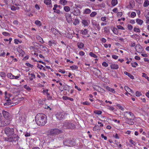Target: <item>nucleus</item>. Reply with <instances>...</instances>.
<instances>
[{"mask_svg": "<svg viewBox=\"0 0 149 149\" xmlns=\"http://www.w3.org/2000/svg\"><path fill=\"white\" fill-rule=\"evenodd\" d=\"M14 131L13 128L6 127L5 129V133L8 136L7 139H6V141L12 142L15 141L18 139V137L16 134L14 133Z\"/></svg>", "mask_w": 149, "mask_h": 149, "instance_id": "1", "label": "nucleus"}, {"mask_svg": "<svg viewBox=\"0 0 149 149\" xmlns=\"http://www.w3.org/2000/svg\"><path fill=\"white\" fill-rule=\"evenodd\" d=\"M35 120L38 125H44L47 122L46 116L43 113L38 114L35 117Z\"/></svg>", "mask_w": 149, "mask_h": 149, "instance_id": "2", "label": "nucleus"}, {"mask_svg": "<svg viewBox=\"0 0 149 149\" xmlns=\"http://www.w3.org/2000/svg\"><path fill=\"white\" fill-rule=\"evenodd\" d=\"M127 113V114L129 115L131 117V118H128L126 116H125V120L128 124L130 125H133L134 124V123L131 121L132 120H134L135 118V117L133 113L130 112L126 111L124 113Z\"/></svg>", "mask_w": 149, "mask_h": 149, "instance_id": "3", "label": "nucleus"}, {"mask_svg": "<svg viewBox=\"0 0 149 149\" xmlns=\"http://www.w3.org/2000/svg\"><path fill=\"white\" fill-rule=\"evenodd\" d=\"M61 132V130L56 128L52 129L48 131V133L50 135H52L59 134Z\"/></svg>", "mask_w": 149, "mask_h": 149, "instance_id": "4", "label": "nucleus"}, {"mask_svg": "<svg viewBox=\"0 0 149 149\" xmlns=\"http://www.w3.org/2000/svg\"><path fill=\"white\" fill-rule=\"evenodd\" d=\"M63 144L65 146L71 147L75 144V142L70 139H65L63 141Z\"/></svg>", "mask_w": 149, "mask_h": 149, "instance_id": "5", "label": "nucleus"}, {"mask_svg": "<svg viewBox=\"0 0 149 149\" xmlns=\"http://www.w3.org/2000/svg\"><path fill=\"white\" fill-rule=\"evenodd\" d=\"M91 23L93 27L96 30L99 31L100 29V27L99 24L95 20H91Z\"/></svg>", "mask_w": 149, "mask_h": 149, "instance_id": "6", "label": "nucleus"}, {"mask_svg": "<svg viewBox=\"0 0 149 149\" xmlns=\"http://www.w3.org/2000/svg\"><path fill=\"white\" fill-rule=\"evenodd\" d=\"M64 127L65 128L70 129L73 127V125L68 121H66L64 123Z\"/></svg>", "mask_w": 149, "mask_h": 149, "instance_id": "7", "label": "nucleus"}, {"mask_svg": "<svg viewBox=\"0 0 149 149\" xmlns=\"http://www.w3.org/2000/svg\"><path fill=\"white\" fill-rule=\"evenodd\" d=\"M65 115L63 113L58 112L56 116L58 120H60L64 118Z\"/></svg>", "mask_w": 149, "mask_h": 149, "instance_id": "8", "label": "nucleus"}, {"mask_svg": "<svg viewBox=\"0 0 149 149\" xmlns=\"http://www.w3.org/2000/svg\"><path fill=\"white\" fill-rule=\"evenodd\" d=\"M65 16L67 22L68 23H70L72 21V19L70 14L68 13H66L65 14Z\"/></svg>", "mask_w": 149, "mask_h": 149, "instance_id": "9", "label": "nucleus"}, {"mask_svg": "<svg viewBox=\"0 0 149 149\" xmlns=\"http://www.w3.org/2000/svg\"><path fill=\"white\" fill-rule=\"evenodd\" d=\"M8 61L9 63H11L13 62L17 61V60L16 58H14V57L13 56H11L8 59Z\"/></svg>", "mask_w": 149, "mask_h": 149, "instance_id": "10", "label": "nucleus"}, {"mask_svg": "<svg viewBox=\"0 0 149 149\" xmlns=\"http://www.w3.org/2000/svg\"><path fill=\"white\" fill-rule=\"evenodd\" d=\"M9 122L7 121L6 120L5 121L2 120L1 119L0 120V127L5 126L8 124L9 123Z\"/></svg>", "mask_w": 149, "mask_h": 149, "instance_id": "11", "label": "nucleus"}, {"mask_svg": "<svg viewBox=\"0 0 149 149\" xmlns=\"http://www.w3.org/2000/svg\"><path fill=\"white\" fill-rule=\"evenodd\" d=\"M57 44V42L54 40H49L48 43V45L51 47H54Z\"/></svg>", "mask_w": 149, "mask_h": 149, "instance_id": "12", "label": "nucleus"}, {"mask_svg": "<svg viewBox=\"0 0 149 149\" xmlns=\"http://www.w3.org/2000/svg\"><path fill=\"white\" fill-rule=\"evenodd\" d=\"M82 23L84 26H88L90 24V21H87L86 19H83L82 20Z\"/></svg>", "mask_w": 149, "mask_h": 149, "instance_id": "13", "label": "nucleus"}, {"mask_svg": "<svg viewBox=\"0 0 149 149\" xmlns=\"http://www.w3.org/2000/svg\"><path fill=\"white\" fill-rule=\"evenodd\" d=\"M11 96V95L10 94H8L7 92H5V100L6 101H9L10 100V97Z\"/></svg>", "mask_w": 149, "mask_h": 149, "instance_id": "14", "label": "nucleus"}, {"mask_svg": "<svg viewBox=\"0 0 149 149\" xmlns=\"http://www.w3.org/2000/svg\"><path fill=\"white\" fill-rule=\"evenodd\" d=\"M110 67L111 69L116 70L119 68V66L117 64L112 63L110 65Z\"/></svg>", "mask_w": 149, "mask_h": 149, "instance_id": "15", "label": "nucleus"}, {"mask_svg": "<svg viewBox=\"0 0 149 149\" xmlns=\"http://www.w3.org/2000/svg\"><path fill=\"white\" fill-rule=\"evenodd\" d=\"M95 74L98 77L101 76L102 74L101 71L96 68H95Z\"/></svg>", "mask_w": 149, "mask_h": 149, "instance_id": "16", "label": "nucleus"}, {"mask_svg": "<svg viewBox=\"0 0 149 149\" xmlns=\"http://www.w3.org/2000/svg\"><path fill=\"white\" fill-rule=\"evenodd\" d=\"M124 89L126 92H131L132 94H134V92L132 91V89L130 88L128 86H125L124 87Z\"/></svg>", "mask_w": 149, "mask_h": 149, "instance_id": "17", "label": "nucleus"}, {"mask_svg": "<svg viewBox=\"0 0 149 149\" xmlns=\"http://www.w3.org/2000/svg\"><path fill=\"white\" fill-rule=\"evenodd\" d=\"M2 113L3 116L5 118H8L10 116L9 113L6 111H3Z\"/></svg>", "mask_w": 149, "mask_h": 149, "instance_id": "18", "label": "nucleus"}, {"mask_svg": "<svg viewBox=\"0 0 149 149\" xmlns=\"http://www.w3.org/2000/svg\"><path fill=\"white\" fill-rule=\"evenodd\" d=\"M77 46L79 48L82 49L84 46V44L81 42H78L77 43Z\"/></svg>", "mask_w": 149, "mask_h": 149, "instance_id": "19", "label": "nucleus"}, {"mask_svg": "<svg viewBox=\"0 0 149 149\" xmlns=\"http://www.w3.org/2000/svg\"><path fill=\"white\" fill-rule=\"evenodd\" d=\"M68 1L66 0H60L59 3L60 4L63 6L65 5L67 3Z\"/></svg>", "mask_w": 149, "mask_h": 149, "instance_id": "20", "label": "nucleus"}, {"mask_svg": "<svg viewBox=\"0 0 149 149\" xmlns=\"http://www.w3.org/2000/svg\"><path fill=\"white\" fill-rule=\"evenodd\" d=\"M106 88L107 90L112 92V93H115V91L114 89L113 88H111L108 86H106Z\"/></svg>", "mask_w": 149, "mask_h": 149, "instance_id": "21", "label": "nucleus"}, {"mask_svg": "<svg viewBox=\"0 0 149 149\" xmlns=\"http://www.w3.org/2000/svg\"><path fill=\"white\" fill-rule=\"evenodd\" d=\"M124 73L125 74L128 76L130 78L132 79H134V77L133 75L130 74V73H128L126 71H125L124 72Z\"/></svg>", "mask_w": 149, "mask_h": 149, "instance_id": "22", "label": "nucleus"}, {"mask_svg": "<svg viewBox=\"0 0 149 149\" xmlns=\"http://www.w3.org/2000/svg\"><path fill=\"white\" fill-rule=\"evenodd\" d=\"M107 109L109 110L112 111H113L115 110V108L113 106L109 105H107Z\"/></svg>", "mask_w": 149, "mask_h": 149, "instance_id": "23", "label": "nucleus"}, {"mask_svg": "<svg viewBox=\"0 0 149 149\" xmlns=\"http://www.w3.org/2000/svg\"><path fill=\"white\" fill-rule=\"evenodd\" d=\"M136 22L138 24L140 25H141L142 24L143 22L142 20L139 18L136 19Z\"/></svg>", "mask_w": 149, "mask_h": 149, "instance_id": "24", "label": "nucleus"}, {"mask_svg": "<svg viewBox=\"0 0 149 149\" xmlns=\"http://www.w3.org/2000/svg\"><path fill=\"white\" fill-rule=\"evenodd\" d=\"M35 73L34 72H32L31 74V77H30V80H32L33 79L35 78Z\"/></svg>", "mask_w": 149, "mask_h": 149, "instance_id": "25", "label": "nucleus"}, {"mask_svg": "<svg viewBox=\"0 0 149 149\" xmlns=\"http://www.w3.org/2000/svg\"><path fill=\"white\" fill-rule=\"evenodd\" d=\"M80 33L84 35H86L88 33V31L87 29H84V30H81Z\"/></svg>", "mask_w": 149, "mask_h": 149, "instance_id": "26", "label": "nucleus"}, {"mask_svg": "<svg viewBox=\"0 0 149 149\" xmlns=\"http://www.w3.org/2000/svg\"><path fill=\"white\" fill-rule=\"evenodd\" d=\"M44 3L47 5H49L51 4V0H44Z\"/></svg>", "mask_w": 149, "mask_h": 149, "instance_id": "27", "label": "nucleus"}, {"mask_svg": "<svg viewBox=\"0 0 149 149\" xmlns=\"http://www.w3.org/2000/svg\"><path fill=\"white\" fill-rule=\"evenodd\" d=\"M35 24L37 26L39 27H40L42 25V23L39 20H37L35 21Z\"/></svg>", "mask_w": 149, "mask_h": 149, "instance_id": "28", "label": "nucleus"}, {"mask_svg": "<svg viewBox=\"0 0 149 149\" xmlns=\"http://www.w3.org/2000/svg\"><path fill=\"white\" fill-rule=\"evenodd\" d=\"M14 43L16 44H18L19 43H22V41L18 39H15L14 40Z\"/></svg>", "mask_w": 149, "mask_h": 149, "instance_id": "29", "label": "nucleus"}, {"mask_svg": "<svg viewBox=\"0 0 149 149\" xmlns=\"http://www.w3.org/2000/svg\"><path fill=\"white\" fill-rule=\"evenodd\" d=\"M149 5V1L148 0H145L143 4V6L144 7H148Z\"/></svg>", "mask_w": 149, "mask_h": 149, "instance_id": "30", "label": "nucleus"}, {"mask_svg": "<svg viewBox=\"0 0 149 149\" xmlns=\"http://www.w3.org/2000/svg\"><path fill=\"white\" fill-rule=\"evenodd\" d=\"M109 31V26H107L104 28V32L105 33H108Z\"/></svg>", "mask_w": 149, "mask_h": 149, "instance_id": "31", "label": "nucleus"}, {"mask_svg": "<svg viewBox=\"0 0 149 149\" xmlns=\"http://www.w3.org/2000/svg\"><path fill=\"white\" fill-rule=\"evenodd\" d=\"M116 106L118 107V109H120L122 111H124L125 109L124 108L122 107L120 104H117Z\"/></svg>", "mask_w": 149, "mask_h": 149, "instance_id": "32", "label": "nucleus"}, {"mask_svg": "<svg viewBox=\"0 0 149 149\" xmlns=\"http://www.w3.org/2000/svg\"><path fill=\"white\" fill-rule=\"evenodd\" d=\"M51 31L52 32V33H53L55 35H56L58 31L57 30L54 28H52L51 29Z\"/></svg>", "mask_w": 149, "mask_h": 149, "instance_id": "33", "label": "nucleus"}, {"mask_svg": "<svg viewBox=\"0 0 149 149\" xmlns=\"http://www.w3.org/2000/svg\"><path fill=\"white\" fill-rule=\"evenodd\" d=\"M91 10L89 8H86L85 9L84 13V14H88L91 12Z\"/></svg>", "mask_w": 149, "mask_h": 149, "instance_id": "34", "label": "nucleus"}, {"mask_svg": "<svg viewBox=\"0 0 149 149\" xmlns=\"http://www.w3.org/2000/svg\"><path fill=\"white\" fill-rule=\"evenodd\" d=\"M142 74V77H144L147 79L148 81H149V77L147 76V74L144 73H143Z\"/></svg>", "mask_w": 149, "mask_h": 149, "instance_id": "35", "label": "nucleus"}, {"mask_svg": "<svg viewBox=\"0 0 149 149\" xmlns=\"http://www.w3.org/2000/svg\"><path fill=\"white\" fill-rule=\"evenodd\" d=\"M40 49L42 51H46L47 50V48L43 45H41L40 47Z\"/></svg>", "mask_w": 149, "mask_h": 149, "instance_id": "36", "label": "nucleus"}, {"mask_svg": "<svg viewBox=\"0 0 149 149\" xmlns=\"http://www.w3.org/2000/svg\"><path fill=\"white\" fill-rule=\"evenodd\" d=\"M111 3L112 5L114 6L117 4L118 1L117 0H112Z\"/></svg>", "mask_w": 149, "mask_h": 149, "instance_id": "37", "label": "nucleus"}, {"mask_svg": "<svg viewBox=\"0 0 149 149\" xmlns=\"http://www.w3.org/2000/svg\"><path fill=\"white\" fill-rule=\"evenodd\" d=\"M7 77L11 79H13V76L11 73H8L7 75Z\"/></svg>", "mask_w": 149, "mask_h": 149, "instance_id": "38", "label": "nucleus"}, {"mask_svg": "<svg viewBox=\"0 0 149 149\" xmlns=\"http://www.w3.org/2000/svg\"><path fill=\"white\" fill-rule=\"evenodd\" d=\"M36 38L40 42L42 43L44 42V41H43L42 38L40 36H37Z\"/></svg>", "mask_w": 149, "mask_h": 149, "instance_id": "39", "label": "nucleus"}, {"mask_svg": "<svg viewBox=\"0 0 149 149\" xmlns=\"http://www.w3.org/2000/svg\"><path fill=\"white\" fill-rule=\"evenodd\" d=\"M70 68L72 70H76L78 68V67L75 65L70 66Z\"/></svg>", "mask_w": 149, "mask_h": 149, "instance_id": "40", "label": "nucleus"}, {"mask_svg": "<svg viewBox=\"0 0 149 149\" xmlns=\"http://www.w3.org/2000/svg\"><path fill=\"white\" fill-rule=\"evenodd\" d=\"M64 10L66 12H68L70 10V8L68 6H65L63 8Z\"/></svg>", "mask_w": 149, "mask_h": 149, "instance_id": "41", "label": "nucleus"}, {"mask_svg": "<svg viewBox=\"0 0 149 149\" xmlns=\"http://www.w3.org/2000/svg\"><path fill=\"white\" fill-rule=\"evenodd\" d=\"M132 66L133 68H136L138 65V63L136 62H134L131 63Z\"/></svg>", "mask_w": 149, "mask_h": 149, "instance_id": "42", "label": "nucleus"}, {"mask_svg": "<svg viewBox=\"0 0 149 149\" xmlns=\"http://www.w3.org/2000/svg\"><path fill=\"white\" fill-rule=\"evenodd\" d=\"M145 16L146 17H149V9L146 10L145 13Z\"/></svg>", "mask_w": 149, "mask_h": 149, "instance_id": "43", "label": "nucleus"}, {"mask_svg": "<svg viewBox=\"0 0 149 149\" xmlns=\"http://www.w3.org/2000/svg\"><path fill=\"white\" fill-rule=\"evenodd\" d=\"M112 31L116 34H117L118 33V30L116 28H113L112 29Z\"/></svg>", "mask_w": 149, "mask_h": 149, "instance_id": "44", "label": "nucleus"}, {"mask_svg": "<svg viewBox=\"0 0 149 149\" xmlns=\"http://www.w3.org/2000/svg\"><path fill=\"white\" fill-rule=\"evenodd\" d=\"M79 20L78 19H75L73 23L74 24L76 25L79 23Z\"/></svg>", "mask_w": 149, "mask_h": 149, "instance_id": "45", "label": "nucleus"}, {"mask_svg": "<svg viewBox=\"0 0 149 149\" xmlns=\"http://www.w3.org/2000/svg\"><path fill=\"white\" fill-rule=\"evenodd\" d=\"M94 113L97 115H100L102 114V111L100 110H95L94 111Z\"/></svg>", "mask_w": 149, "mask_h": 149, "instance_id": "46", "label": "nucleus"}, {"mask_svg": "<svg viewBox=\"0 0 149 149\" xmlns=\"http://www.w3.org/2000/svg\"><path fill=\"white\" fill-rule=\"evenodd\" d=\"M89 55L92 57H93L94 58H96L97 57V56L94 54L92 52H91L89 53Z\"/></svg>", "mask_w": 149, "mask_h": 149, "instance_id": "47", "label": "nucleus"}, {"mask_svg": "<svg viewBox=\"0 0 149 149\" xmlns=\"http://www.w3.org/2000/svg\"><path fill=\"white\" fill-rule=\"evenodd\" d=\"M11 9L12 10H18L19 9V7H15L14 6H12L11 7Z\"/></svg>", "mask_w": 149, "mask_h": 149, "instance_id": "48", "label": "nucleus"}, {"mask_svg": "<svg viewBox=\"0 0 149 149\" xmlns=\"http://www.w3.org/2000/svg\"><path fill=\"white\" fill-rule=\"evenodd\" d=\"M18 52L19 53L22 55V56H23L24 54V52L22 49H20L18 50Z\"/></svg>", "mask_w": 149, "mask_h": 149, "instance_id": "49", "label": "nucleus"}, {"mask_svg": "<svg viewBox=\"0 0 149 149\" xmlns=\"http://www.w3.org/2000/svg\"><path fill=\"white\" fill-rule=\"evenodd\" d=\"M134 31L136 33H139L140 32V29L136 27H134Z\"/></svg>", "mask_w": 149, "mask_h": 149, "instance_id": "50", "label": "nucleus"}, {"mask_svg": "<svg viewBox=\"0 0 149 149\" xmlns=\"http://www.w3.org/2000/svg\"><path fill=\"white\" fill-rule=\"evenodd\" d=\"M130 143L133 146H135L136 143L132 139H130L129 141Z\"/></svg>", "mask_w": 149, "mask_h": 149, "instance_id": "51", "label": "nucleus"}, {"mask_svg": "<svg viewBox=\"0 0 149 149\" xmlns=\"http://www.w3.org/2000/svg\"><path fill=\"white\" fill-rule=\"evenodd\" d=\"M136 15V13L134 12H132L131 13L130 16L132 18H134L135 17Z\"/></svg>", "mask_w": 149, "mask_h": 149, "instance_id": "52", "label": "nucleus"}, {"mask_svg": "<svg viewBox=\"0 0 149 149\" xmlns=\"http://www.w3.org/2000/svg\"><path fill=\"white\" fill-rule=\"evenodd\" d=\"M24 88L28 91H29L31 90V88L27 85H25L24 86Z\"/></svg>", "mask_w": 149, "mask_h": 149, "instance_id": "53", "label": "nucleus"}, {"mask_svg": "<svg viewBox=\"0 0 149 149\" xmlns=\"http://www.w3.org/2000/svg\"><path fill=\"white\" fill-rule=\"evenodd\" d=\"M21 76L19 74L17 75L16 76H15L14 75L13 76V79H17L18 78H19Z\"/></svg>", "mask_w": 149, "mask_h": 149, "instance_id": "54", "label": "nucleus"}, {"mask_svg": "<svg viewBox=\"0 0 149 149\" xmlns=\"http://www.w3.org/2000/svg\"><path fill=\"white\" fill-rule=\"evenodd\" d=\"M127 28L128 30H131L133 29V26L131 24H128L127 25Z\"/></svg>", "mask_w": 149, "mask_h": 149, "instance_id": "55", "label": "nucleus"}, {"mask_svg": "<svg viewBox=\"0 0 149 149\" xmlns=\"http://www.w3.org/2000/svg\"><path fill=\"white\" fill-rule=\"evenodd\" d=\"M135 94L136 96L137 97H139L141 96L142 95L141 93L140 92H139V91H136Z\"/></svg>", "mask_w": 149, "mask_h": 149, "instance_id": "56", "label": "nucleus"}, {"mask_svg": "<svg viewBox=\"0 0 149 149\" xmlns=\"http://www.w3.org/2000/svg\"><path fill=\"white\" fill-rule=\"evenodd\" d=\"M97 14L96 12H93L91 13L90 14V16L91 17H94Z\"/></svg>", "mask_w": 149, "mask_h": 149, "instance_id": "57", "label": "nucleus"}, {"mask_svg": "<svg viewBox=\"0 0 149 149\" xmlns=\"http://www.w3.org/2000/svg\"><path fill=\"white\" fill-rule=\"evenodd\" d=\"M117 27L118 29L122 30H124V28L121 25H119L117 26Z\"/></svg>", "mask_w": 149, "mask_h": 149, "instance_id": "58", "label": "nucleus"}, {"mask_svg": "<svg viewBox=\"0 0 149 149\" xmlns=\"http://www.w3.org/2000/svg\"><path fill=\"white\" fill-rule=\"evenodd\" d=\"M37 68H38L40 70L42 69V68H43V66L42 65H40L39 63L37 64Z\"/></svg>", "mask_w": 149, "mask_h": 149, "instance_id": "59", "label": "nucleus"}, {"mask_svg": "<svg viewBox=\"0 0 149 149\" xmlns=\"http://www.w3.org/2000/svg\"><path fill=\"white\" fill-rule=\"evenodd\" d=\"M102 65L103 66L105 67H107L108 66V64L106 62H103L102 63Z\"/></svg>", "mask_w": 149, "mask_h": 149, "instance_id": "60", "label": "nucleus"}, {"mask_svg": "<svg viewBox=\"0 0 149 149\" xmlns=\"http://www.w3.org/2000/svg\"><path fill=\"white\" fill-rule=\"evenodd\" d=\"M136 45L135 43L134 42H132L130 44V46L131 47H134Z\"/></svg>", "mask_w": 149, "mask_h": 149, "instance_id": "61", "label": "nucleus"}, {"mask_svg": "<svg viewBox=\"0 0 149 149\" xmlns=\"http://www.w3.org/2000/svg\"><path fill=\"white\" fill-rule=\"evenodd\" d=\"M26 65L27 66H28L29 67H31V68H33V65L29 63H26Z\"/></svg>", "mask_w": 149, "mask_h": 149, "instance_id": "62", "label": "nucleus"}, {"mask_svg": "<svg viewBox=\"0 0 149 149\" xmlns=\"http://www.w3.org/2000/svg\"><path fill=\"white\" fill-rule=\"evenodd\" d=\"M117 15L118 17H121L123 15V13L122 12H119L117 13Z\"/></svg>", "mask_w": 149, "mask_h": 149, "instance_id": "63", "label": "nucleus"}, {"mask_svg": "<svg viewBox=\"0 0 149 149\" xmlns=\"http://www.w3.org/2000/svg\"><path fill=\"white\" fill-rule=\"evenodd\" d=\"M90 103L87 101H85L82 103V104L84 105H89L90 104Z\"/></svg>", "mask_w": 149, "mask_h": 149, "instance_id": "64", "label": "nucleus"}]
</instances>
